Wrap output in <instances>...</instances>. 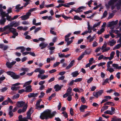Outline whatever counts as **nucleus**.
Segmentation results:
<instances>
[{
  "label": "nucleus",
  "instance_id": "nucleus-53",
  "mask_svg": "<svg viewBox=\"0 0 121 121\" xmlns=\"http://www.w3.org/2000/svg\"><path fill=\"white\" fill-rule=\"evenodd\" d=\"M41 27H39L38 28H37L35 29L34 31V32L35 33H36L38 31H39L41 30Z\"/></svg>",
  "mask_w": 121,
  "mask_h": 121
},
{
  "label": "nucleus",
  "instance_id": "nucleus-28",
  "mask_svg": "<svg viewBox=\"0 0 121 121\" xmlns=\"http://www.w3.org/2000/svg\"><path fill=\"white\" fill-rule=\"evenodd\" d=\"M104 30V28H102L99 30L98 31L97 33L98 34H101L103 32Z\"/></svg>",
  "mask_w": 121,
  "mask_h": 121
},
{
  "label": "nucleus",
  "instance_id": "nucleus-55",
  "mask_svg": "<svg viewBox=\"0 0 121 121\" xmlns=\"http://www.w3.org/2000/svg\"><path fill=\"white\" fill-rule=\"evenodd\" d=\"M111 112L113 114L115 113V109L113 107H111Z\"/></svg>",
  "mask_w": 121,
  "mask_h": 121
},
{
  "label": "nucleus",
  "instance_id": "nucleus-14",
  "mask_svg": "<svg viewBox=\"0 0 121 121\" xmlns=\"http://www.w3.org/2000/svg\"><path fill=\"white\" fill-rule=\"evenodd\" d=\"M115 54L114 52L113 51L111 52L110 54V56L108 57L109 60H111L113 58Z\"/></svg>",
  "mask_w": 121,
  "mask_h": 121
},
{
  "label": "nucleus",
  "instance_id": "nucleus-21",
  "mask_svg": "<svg viewBox=\"0 0 121 121\" xmlns=\"http://www.w3.org/2000/svg\"><path fill=\"white\" fill-rule=\"evenodd\" d=\"M15 21H14L10 23L9 25H8L9 28H13V27H14V25L15 24Z\"/></svg>",
  "mask_w": 121,
  "mask_h": 121
},
{
  "label": "nucleus",
  "instance_id": "nucleus-23",
  "mask_svg": "<svg viewBox=\"0 0 121 121\" xmlns=\"http://www.w3.org/2000/svg\"><path fill=\"white\" fill-rule=\"evenodd\" d=\"M27 104H26L24 105L23 106V108H22L23 112H24L26 110L27 108Z\"/></svg>",
  "mask_w": 121,
  "mask_h": 121
},
{
  "label": "nucleus",
  "instance_id": "nucleus-50",
  "mask_svg": "<svg viewBox=\"0 0 121 121\" xmlns=\"http://www.w3.org/2000/svg\"><path fill=\"white\" fill-rule=\"evenodd\" d=\"M48 75H44L43 76H42L41 78V79L42 80H44L46 78H48Z\"/></svg>",
  "mask_w": 121,
  "mask_h": 121
},
{
  "label": "nucleus",
  "instance_id": "nucleus-35",
  "mask_svg": "<svg viewBox=\"0 0 121 121\" xmlns=\"http://www.w3.org/2000/svg\"><path fill=\"white\" fill-rule=\"evenodd\" d=\"M62 113L63 114V116L64 117H65V118H67L68 117V114L66 112H62Z\"/></svg>",
  "mask_w": 121,
  "mask_h": 121
},
{
  "label": "nucleus",
  "instance_id": "nucleus-64",
  "mask_svg": "<svg viewBox=\"0 0 121 121\" xmlns=\"http://www.w3.org/2000/svg\"><path fill=\"white\" fill-rule=\"evenodd\" d=\"M55 80V78L54 77L51 78L48 81V83H50L53 81Z\"/></svg>",
  "mask_w": 121,
  "mask_h": 121
},
{
  "label": "nucleus",
  "instance_id": "nucleus-37",
  "mask_svg": "<svg viewBox=\"0 0 121 121\" xmlns=\"http://www.w3.org/2000/svg\"><path fill=\"white\" fill-rule=\"evenodd\" d=\"M110 49V48L109 47H106L103 50L102 52H107Z\"/></svg>",
  "mask_w": 121,
  "mask_h": 121
},
{
  "label": "nucleus",
  "instance_id": "nucleus-1",
  "mask_svg": "<svg viewBox=\"0 0 121 121\" xmlns=\"http://www.w3.org/2000/svg\"><path fill=\"white\" fill-rule=\"evenodd\" d=\"M55 111L51 113V111L49 109H47L41 114L40 118L42 120L45 119L47 120L49 118H51L55 115L56 113Z\"/></svg>",
  "mask_w": 121,
  "mask_h": 121
},
{
  "label": "nucleus",
  "instance_id": "nucleus-59",
  "mask_svg": "<svg viewBox=\"0 0 121 121\" xmlns=\"http://www.w3.org/2000/svg\"><path fill=\"white\" fill-rule=\"evenodd\" d=\"M104 98L107 100L111 99V97L109 96H106L104 97Z\"/></svg>",
  "mask_w": 121,
  "mask_h": 121
},
{
  "label": "nucleus",
  "instance_id": "nucleus-62",
  "mask_svg": "<svg viewBox=\"0 0 121 121\" xmlns=\"http://www.w3.org/2000/svg\"><path fill=\"white\" fill-rule=\"evenodd\" d=\"M112 119L113 121H121V119L120 118H113Z\"/></svg>",
  "mask_w": 121,
  "mask_h": 121
},
{
  "label": "nucleus",
  "instance_id": "nucleus-45",
  "mask_svg": "<svg viewBox=\"0 0 121 121\" xmlns=\"http://www.w3.org/2000/svg\"><path fill=\"white\" fill-rule=\"evenodd\" d=\"M108 15V13L106 11H105L103 14L102 18L105 17Z\"/></svg>",
  "mask_w": 121,
  "mask_h": 121
},
{
  "label": "nucleus",
  "instance_id": "nucleus-43",
  "mask_svg": "<svg viewBox=\"0 0 121 121\" xmlns=\"http://www.w3.org/2000/svg\"><path fill=\"white\" fill-rule=\"evenodd\" d=\"M90 51L89 49H87L84 52V55L89 54L90 53Z\"/></svg>",
  "mask_w": 121,
  "mask_h": 121
},
{
  "label": "nucleus",
  "instance_id": "nucleus-42",
  "mask_svg": "<svg viewBox=\"0 0 121 121\" xmlns=\"http://www.w3.org/2000/svg\"><path fill=\"white\" fill-rule=\"evenodd\" d=\"M9 115L10 116V117L13 116V113L12 112V110H9Z\"/></svg>",
  "mask_w": 121,
  "mask_h": 121
},
{
  "label": "nucleus",
  "instance_id": "nucleus-6",
  "mask_svg": "<svg viewBox=\"0 0 121 121\" xmlns=\"http://www.w3.org/2000/svg\"><path fill=\"white\" fill-rule=\"evenodd\" d=\"M118 0H111L108 2V5L106 4V6L107 8H109V6L113 5L115 2L117 1Z\"/></svg>",
  "mask_w": 121,
  "mask_h": 121
},
{
  "label": "nucleus",
  "instance_id": "nucleus-16",
  "mask_svg": "<svg viewBox=\"0 0 121 121\" xmlns=\"http://www.w3.org/2000/svg\"><path fill=\"white\" fill-rule=\"evenodd\" d=\"M121 0H119L118 1V3H117L116 6L117 9L118 10H119L121 7Z\"/></svg>",
  "mask_w": 121,
  "mask_h": 121
},
{
  "label": "nucleus",
  "instance_id": "nucleus-52",
  "mask_svg": "<svg viewBox=\"0 0 121 121\" xmlns=\"http://www.w3.org/2000/svg\"><path fill=\"white\" fill-rule=\"evenodd\" d=\"M93 78L92 77H91L87 81V82L88 83H90L93 81Z\"/></svg>",
  "mask_w": 121,
  "mask_h": 121
},
{
  "label": "nucleus",
  "instance_id": "nucleus-24",
  "mask_svg": "<svg viewBox=\"0 0 121 121\" xmlns=\"http://www.w3.org/2000/svg\"><path fill=\"white\" fill-rule=\"evenodd\" d=\"M66 91V92L68 93L69 95L71 94L72 93V88L70 87H69L67 89Z\"/></svg>",
  "mask_w": 121,
  "mask_h": 121
},
{
  "label": "nucleus",
  "instance_id": "nucleus-30",
  "mask_svg": "<svg viewBox=\"0 0 121 121\" xmlns=\"http://www.w3.org/2000/svg\"><path fill=\"white\" fill-rule=\"evenodd\" d=\"M61 16L62 17L64 18V19L65 20H67V19H69L71 18V17H67L65 15H64V14H61Z\"/></svg>",
  "mask_w": 121,
  "mask_h": 121
},
{
  "label": "nucleus",
  "instance_id": "nucleus-19",
  "mask_svg": "<svg viewBox=\"0 0 121 121\" xmlns=\"http://www.w3.org/2000/svg\"><path fill=\"white\" fill-rule=\"evenodd\" d=\"M20 88L19 86L16 87L14 86L12 87H11V89L13 91H16L18 90Z\"/></svg>",
  "mask_w": 121,
  "mask_h": 121
},
{
  "label": "nucleus",
  "instance_id": "nucleus-17",
  "mask_svg": "<svg viewBox=\"0 0 121 121\" xmlns=\"http://www.w3.org/2000/svg\"><path fill=\"white\" fill-rule=\"evenodd\" d=\"M112 66L116 68V69H121V66H118V65L117 64H112Z\"/></svg>",
  "mask_w": 121,
  "mask_h": 121
},
{
  "label": "nucleus",
  "instance_id": "nucleus-2",
  "mask_svg": "<svg viewBox=\"0 0 121 121\" xmlns=\"http://www.w3.org/2000/svg\"><path fill=\"white\" fill-rule=\"evenodd\" d=\"M8 29V30H10V32L13 35L12 37L13 38H15L16 36H17L18 35V33L17 32L16 29L14 28H9V26L8 25L4 27L3 28H2V31L4 32L5 30Z\"/></svg>",
  "mask_w": 121,
  "mask_h": 121
},
{
  "label": "nucleus",
  "instance_id": "nucleus-39",
  "mask_svg": "<svg viewBox=\"0 0 121 121\" xmlns=\"http://www.w3.org/2000/svg\"><path fill=\"white\" fill-rule=\"evenodd\" d=\"M70 113L72 116H73L74 112L73 109L72 108H70Z\"/></svg>",
  "mask_w": 121,
  "mask_h": 121
},
{
  "label": "nucleus",
  "instance_id": "nucleus-54",
  "mask_svg": "<svg viewBox=\"0 0 121 121\" xmlns=\"http://www.w3.org/2000/svg\"><path fill=\"white\" fill-rule=\"evenodd\" d=\"M45 3L44 1L40 5L39 7L41 9L43 8L44 6Z\"/></svg>",
  "mask_w": 121,
  "mask_h": 121
},
{
  "label": "nucleus",
  "instance_id": "nucleus-5",
  "mask_svg": "<svg viewBox=\"0 0 121 121\" xmlns=\"http://www.w3.org/2000/svg\"><path fill=\"white\" fill-rule=\"evenodd\" d=\"M103 91L104 90H101L97 92H94L93 93V95L95 97L98 98L103 93Z\"/></svg>",
  "mask_w": 121,
  "mask_h": 121
},
{
  "label": "nucleus",
  "instance_id": "nucleus-22",
  "mask_svg": "<svg viewBox=\"0 0 121 121\" xmlns=\"http://www.w3.org/2000/svg\"><path fill=\"white\" fill-rule=\"evenodd\" d=\"M21 5L20 4H19L16 5V6L15 9L17 10H16V11L17 12H18L20 10V6H21Z\"/></svg>",
  "mask_w": 121,
  "mask_h": 121
},
{
  "label": "nucleus",
  "instance_id": "nucleus-41",
  "mask_svg": "<svg viewBox=\"0 0 121 121\" xmlns=\"http://www.w3.org/2000/svg\"><path fill=\"white\" fill-rule=\"evenodd\" d=\"M121 47V43L120 44H118L116 45L115 47V49H118L119 48Z\"/></svg>",
  "mask_w": 121,
  "mask_h": 121
},
{
  "label": "nucleus",
  "instance_id": "nucleus-25",
  "mask_svg": "<svg viewBox=\"0 0 121 121\" xmlns=\"http://www.w3.org/2000/svg\"><path fill=\"white\" fill-rule=\"evenodd\" d=\"M2 18V19L0 20V23L1 25H3L6 22V19L4 18Z\"/></svg>",
  "mask_w": 121,
  "mask_h": 121
},
{
  "label": "nucleus",
  "instance_id": "nucleus-4",
  "mask_svg": "<svg viewBox=\"0 0 121 121\" xmlns=\"http://www.w3.org/2000/svg\"><path fill=\"white\" fill-rule=\"evenodd\" d=\"M83 9V6H81L79 7L76 9L75 8H72L70 11H71V12H72L73 11H74L76 13H79L82 12L83 11L82 9Z\"/></svg>",
  "mask_w": 121,
  "mask_h": 121
},
{
  "label": "nucleus",
  "instance_id": "nucleus-18",
  "mask_svg": "<svg viewBox=\"0 0 121 121\" xmlns=\"http://www.w3.org/2000/svg\"><path fill=\"white\" fill-rule=\"evenodd\" d=\"M1 9L2 10H1V11H0V14L1 15L2 18H3L5 17V12L3 11V9Z\"/></svg>",
  "mask_w": 121,
  "mask_h": 121
},
{
  "label": "nucleus",
  "instance_id": "nucleus-12",
  "mask_svg": "<svg viewBox=\"0 0 121 121\" xmlns=\"http://www.w3.org/2000/svg\"><path fill=\"white\" fill-rule=\"evenodd\" d=\"M118 21L117 20L115 21H112L109 23L108 24V26L109 27L112 26L114 25H117L118 23Z\"/></svg>",
  "mask_w": 121,
  "mask_h": 121
},
{
  "label": "nucleus",
  "instance_id": "nucleus-15",
  "mask_svg": "<svg viewBox=\"0 0 121 121\" xmlns=\"http://www.w3.org/2000/svg\"><path fill=\"white\" fill-rule=\"evenodd\" d=\"M79 74V73L78 71H76L72 73H71V75H72V76L73 77H77Z\"/></svg>",
  "mask_w": 121,
  "mask_h": 121
},
{
  "label": "nucleus",
  "instance_id": "nucleus-58",
  "mask_svg": "<svg viewBox=\"0 0 121 121\" xmlns=\"http://www.w3.org/2000/svg\"><path fill=\"white\" fill-rule=\"evenodd\" d=\"M54 6V5L53 4H48L45 6L47 8L52 7Z\"/></svg>",
  "mask_w": 121,
  "mask_h": 121
},
{
  "label": "nucleus",
  "instance_id": "nucleus-51",
  "mask_svg": "<svg viewBox=\"0 0 121 121\" xmlns=\"http://www.w3.org/2000/svg\"><path fill=\"white\" fill-rule=\"evenodd\" d=\"M82 80V78H78L76 79L75 80H74V82H80Z\"/></svg>",
  "mask_w": 121,
  "mask_h": 121
},
{
  "label": "nucleus",
  "instance_id": "nucleus-61",
  "mask_svg": "<svg viewBox=\"0 0 121 121\" xmlns=\"http://www.w3.org/2000/svg\"><path fill=\"white\" fill-rule=\"evenodd\" d=\"M106 64L105 62H101L98 64L99 66H102V65H104Z\"/></svg>",
  "mask_w": 121,
  "mask_h": 121
},
{
  "label": "nucleus",
  "instance_id": "nucleus-40",
  "mask_svg": "<svg viewBox=\"0 0 121 121\" xmlns=\"http://www.w3.org/2000/svg\"><path fill=\"white\" fill-rule=\"evenodd\" d=\"M37 10V8H33L30 9L29 11V12L31 13V12L35 11Z\"/></svg>",
  "mask_w": 121,
  "mask_h": 121
},
{
  "label": "nucleus",
  "instance_id": "nucleus-49",
  "mask_svg": "<svg viewBox=\"0 0 121 121\" xmlns=\"http://www.w3.org/2000/svg\"><path fill=\"white\" fill-rule=\"evenodd\" d=\"M12 18H11V17L10 16H9L7 17L6 19L9 21H11L12 20Z\"/></svg>",
  "mask_w": 121,
  "mask_h": 121
},
{
  "label": "nucleus",
  "instance_id": "nucleus-20",
  "mask_svg": "<svg viewBox=\"0 0 121 121\" xmlns=\"http://www.w3.org/2000/svg\"><path fill=\"white\" fill-rule=\"evenodd\" d=\"M116 43V41H115L114 39H113L109 42V45L112 46L114 45Z\"/></svg>",
  "mask_w": 121,
  "mask_h": 121
},
{
  "label": "nucleus",
  "instance_id": "nucleus-27",
  "mask_svg": "<svg viewBox=\"0 0 121 121\" xmlns=\"http://www.w3.org/2000/svg\"><path fill=\"white\" fill-rule=\"evenodd\" d=\"M73 19L74 20H82V18L77 15H75L74 16Z\"/></svg>",
  "mask_w": 121,
  "mask_h": 121
},
{
  "label": "nucleus",
  "instance_id": "nucleus-47",
  "mask_svg": "<svg viewBox=\"0 0 121 121\" xmlns=\"http://www.w3.org/2000/svg\"><path fill=\"white\" fill-rule=\"evenodd\" d=\"M8 89V88L6 87H5L1 89V91L2 92H4L6 91Z\"/></svg>",
  "mask_w": 121,
  "mask_h": 121
},
{
  "label": "nucleus",
  "instance_id": "nucleus-13",
  "mask_svg": "<svg viewBox=\"0 0 121 121\" xmlns=\"http://www.w3.org/2000/svg\"><path fill=\"white\" fill-rule=\"evenodd\" d=\"M38 95V93H30L28 94V97L29 98L31 97L34 98L37 96Z\"/></svg>",
  "mask_w": 121,
  "mask_h": 121
},
{
  "label": "nucleus",
  "instance_id": "nucleus-36",
  "mask_svg": "<svg viewBox=\"0 0 121 121\" xmlns=\"http://www.w3.org/2000/svg\"><path fill=\"white\" fill-rule=\"evenodd\" d=\"M42 100V99H39L37 101V102L36 104V106L37 107H38V106H39L40 105V103L41 101Z\"/></svg>",
  "mask_w": 121,
  "mask_h": 121
},
{
  "label": "nucleus",
  "instance_id": "nucleus-44",
  "mask_svg": "<svg viewBox=\"0 0 121 121\" xmlns=\"http://www.w3.org/2000/svg\"><path fill=\"white\" fill-rule=\"evenodd\" d=\"M21 70L24 71H26L27 72L29 70V69L27 68H22L21 69Z\"/></svg>",
  "mask_w": 121,
  "mask_h": 121
},
{
  "label": "nucleus",
  "instance_id": "nucleus-11",
  "mask_svg": "<svg viewBox=\"0 0 121 121\" xmlns=\"http://www.w3.org/2000/svg\"><path fill=\"white\" fill-rule=\"evenodd\" d=\"M62 86V85L60 86L59 85L57 84L54 86V88L55 89V91H57L60 90Z\"/></svg>",
  "mask_w": 121,
  "mask_h": 121
},
{
  "label": "nucleus",
  "instance_id": "nucleus-63",
  "mask_svg": "<svg viewBox=\"0 0 121 121\" xmlns=\"http://www.w3.org/2000/svg\"><path fill=\"white\" fill-rule=\"evenodd\" d=\"M59 56L60 57H63L65 56L64 54H62L61 53H60L58 54Z\"/></svg>",
  "mask_w": 121,
  "mask_h": 121
},
{
  "label": "nucleus",
  "instance_id": "nucleus-7",
  "mask_svg": "<svg viewBox=\"0 0 121 121\" xmlns=\"http://www.w3.org/2000/svg\"><path fill=\"white\" fill-rule=\"evenodd\" d=\"M31 13L29 12L27 13L26 14L21 17L22 20H25L29 18V16L30 15Z\"/></svg>",
  "mask_w": 121,
  "mask_h": 121
},
{
  "label": "nucleus",
  "instance_id": "nucleus-3",
  "mask_svg": "<svg viewBox=\"0 0 121 121\" xmlns=\"http://www.w3.org/2000/svg\"><path fill=\"white\" fill-rule=\"evenodd\" d=\"M6 73L8 75L10 76L14 79H18L20 77L19 75L16 74L14 72L12 71H7L6 72Z\"/></svg>",
  "mask_w": 121,
  "mask_h": 121
},
{
  "label": "nucleus",
  "instance_id": "nucleus-31",
  "mask_svg": "<svg viewBox=\"0 0 121 121\" xmlns=\"http://www.w3.org/2000/svg\"><path fill=\"white\" fill-rule=\"evenodd\" d=\"M6 65L7 67L9 68L10 69L12 67V66L10 63V62H7L6 64Z\"/></svg>",
  "mask_w": 121,
  "mask_h": 121
},
{
  "label": "nucleus",
  "instance_id": "nucleus-29",
  "mask_svg": "<svg viewBox=\"0 0 121 121\" xmlns=\"http://www.w3.org/2000/svg\"><path fill=\"white\" fill-rule=\"evenodd\" d=\"M19 95L18 94L14 95L13 96L12 99L14 100L16 99H17L19 98Z\"/></svg>",
  "mask_w": 121,
  "mask_h": 121
},
{
  "label": "nucleus",
  "instance_id": "nucleus-10",
  "mask_svg": "<svg viewBox=\"0 0 121 121\" xmlns=\"http://www.w3.org/2000/svg\"><path fill=\"white\" fill-rule=\"evenodd\" d=\"M48 45V44L47 43H45L44 42H42L39 44V46L41 47V49H42L45 48Z\"/></svg>",
  "mask_w": 121,
  "mask_h": 121
},
{
  "label": "nucleus",
  "instance_id": "nucleus-8",
  "mask_svg": "<svg viewBox=\"0 0 121 121\" xmlns=\"http://www.w3.org/2000/svg\"><path fill=\"white\" fill-rule=\"evenodd\" d=\"M26 104L25 102L23 101H18L17 103V105L19 108H22Z\"/></svg>",
  "mask_w": 121,
  "mask_h": 121
},
{
  "label": "nucleus",
  "instance_id": "nucleus-34",
  "mask_svg": "<svg viewBox=\"0 0 121 121\" xmlns=\"http://www.w3.org/2000/svg\"><path fill=\"white\" fill-rule=\"evenodd\" d=\"M60 64V62H56V63H55L52 66V67L53 68H55L56 66H58Z\"/></svg>",
  "mask_w": 121,
  "mask_h": 121
},
{
  "label": "nucleus",
  "instance_id": "nucleus-38",
  "mask_svg": "<svg viewBox=\"0 0 121 121\" xmlns=\"http://www.w3.org/2000/svg\"><path fill=\"white\" fill-rule=\"evenodd\" d=\"M101 23V22H98L97 23H96L95 24H94L93 26V28H95L97 26H99L100 25V24Z\"/></svg>",
  "mask_w": 121,
  "mask_h": 121
},
{
  "label": "nucleus",
  "instance_id": "nucleus-57",
  "mask_svg": "<svg viewBox=\"0 0 121 121\" xmlns=\"http://www.w3.org/2000/svg\"><path fill=\"white\" fill-rule=\"evenodd\" d=\"M56 71V70L55 69H52L51 70H49V72L50 73H54Z\"/></svg>",
  "mask_w": 121,
  "mask_h": 121
},
{
  "label": "nucleus",
  "instance_id": "nucleus-26",
  "mask_svg": "<svg viewBox=\"0 0 121 121\" xmlns=\"http://www.w3.org/2000/svg\"><path fill=\"white\" fill-rule=\"evenodd\" d=\"M108 106H104L101 109V112H102L104 111L105 110L107 109L108 108Z\"/></svg>",
  "mask_w": 121,
  "mask_h": 121
},
{
  "label": "nucleus",
  "instance_id": "nucleus-48",
  "mask_svg": "<svg viewBox=\"0 0 121 121\" xmlns=\"http://www.w3.org/2000/svg\"><path fill=\"white\" fill-rule=\"evenodd\" d=\"M9 103L7 100H5L2 103V104L3 105H4L7 104Z\"/></svg>",
  "mask_w": 121,
  "mask_h": 121
},
{
  "label": "nucleus",
  "instance_id": "nucleus-9",
  "mask_svg": "<svg viewBox=\"0 0 121 121\" xmlns=\"http://www.w3.org/2000/svg\"><path fill=\"white\" fill-rule=\"evenodd\" d=\"M31 87V85L26 86L25 87V92H31L32 91Z\"/></svg>",
  "mask_w": 121,
  "mask_h": 121
},
{
  "label": "nucleus",
  "instance_id": "nucleus-32",
  "mask_svg": "<svg viewBox=\"0 0 121 121\" xmlns=\"http://www.w3.org/2000/svg\"><path fill=\"white\" fill-rule=\"evenodd\" d=\"M109 79L108 78H107L105 80L104 82L102 84V85H105L107 83H109V82L108 81L109 80Z\"/></svg>",
  "mask_w": 121,
  "mask_h": 121
},
{
  "label": "nucleus",
  "instance_id": "nucleus-33",
  "mask_svg": "<svg viewBox=\"0 0 121 121\" xmlns=\"http://www.w3.org/2000/svg\"><path fill=\"white\" fill-rule=\"evenodd\" d=\"M104 113L105 114H109L111 115H113L111 112V111L109 110H107V111H105L104 112Z\"/></svg>",
  "mask_w": 121,
  "mask_h": 121
},
{
  "label": "nucleus",
  "instance_id": "nucleus-46",
  "mask_svg": "<svg viewBox=\"0 0 121 121\" xmlns=\"http://www.w3.org/2000/svg\"><path fill=\"white\" fill-rule=\"evenodd\" d=\"M107 70L109 71L110 73H112L114 71V70L112 68H110L109 69H107Z\"/></svg>",
  "mask_w": 121,
  "mask_h": 121
},
{
  "label": "nucleus",
  "instance_id": "nucleus-60",
  "mask_svg": "<svg viewBox=\"0 0 121 121\" xmlns=\"http://www.w3.org/2000/svg\"><path fill=\"white\" fill-rule=\"evenodd\" d=\"M79 110L81 112H83V105H82L80 108Z\"/></svg>",
  "mask_w": 121,
  "mask_h": 121
},
{
  "label": "nucleus",
  "instance_id": "nucleus-56",
  "mask_svg": "<svg viewBox=\"0 0 121 121\" xmlns=\"http://www.w3.org/2000/svg\"><path fill=\"white\" fill-rule=\"evenodd\" d=\"M31 114H27L26 118L27 119H30L31 120H32V118L31 117Z\"/></svg>",
  "mask_w": 121,
  "mask_h": 121
}]
</instances>
